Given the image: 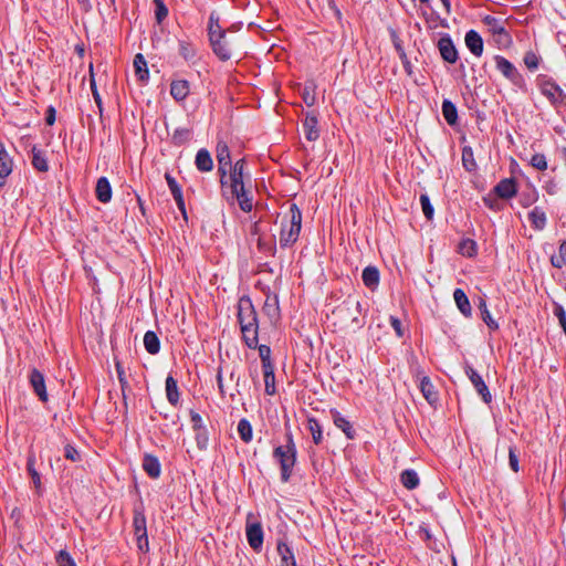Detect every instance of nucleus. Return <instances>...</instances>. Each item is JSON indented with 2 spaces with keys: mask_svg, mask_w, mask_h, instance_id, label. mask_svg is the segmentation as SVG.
Returning a JSON list of instances; mask_svg holds the SVG:
<instances>
[{
  "mask_svg": "<svg viewBox=\"0 0 566 566\" xmlns=\"http://www.w3.org/2000/svg\"><path fill=\"white\" fill-rule=\"evenodd\" d=\"M462 164L468 171H473L476 168V164L473 157V150L470 147H464L462 150Z\"/></svg>",
  "mask_w": 566,
  "mask_h": 566,
  "instance_id": "40",
  "label": "nucleus"
},
{
  "mask_svg": "<svg viewBox=\"0 0 566 566\" xmlns=\"http://www.w3.org/2000/svg\"><path fill=\"white\" fill-rule=\"evenodd\" d=\"M400 481L408 490H413L419 484L418 474L413 470H405L400 475Z\"/></svg>",
  "mask_w": 566,
  "mask_h": 566,
  "instance_id": "33",
  "label": "nucleus"
},
{
  "mask_svg": "<svg viewBox=\"0 0 566 566\" xmlns=\"http://www.w3.org/2000/svg\"><path fill=\"white\" fill-rule=\"evenodd\" d=\"M244 166L245 160L240 159L228 169L230 175L226 179L227 185L224 187H229L231 199L238 201L240 209L244 212H250L253 208V201L250 191L245 188Z\"/></svg>",
  "mask_w": 566,
  "mask_h": 566,
  "instance_id": "2",
  "label": "nucleus"
},
{
  "mask_svg": "<svg viewBox=\"0 0 566 566\" xmlns=\"http://www.w3.org/2000/svg\"><path fill=\"white\" fill-rule=\"evenodd\" d=\"M172 196H174V199L176 200V202L178 205V208L185 214L186 213V209H185V202H184V198H182V192L179 191V192L174 193Z\"/></svg>",
  "mask_w": 566,
  "mask_h": 566,
  "instance_id": "59",
  "label": "nucleus"
},
{
  "mask_svg": "<svg viewBox=\"0 0 566 566\" xmlns=\"http://www.w3.org/2000/svg\"><path fill=\"white\" fill-rule=\"evenodd\" d=\"M213 52L223 61L231 57L232 41L228 39L227 33H212Z\"/></svg>",
  "mask_w": 566,
  "mask_h": 566,
  "instance_id": "7",
  "label": "nucleus"
},
{
  "mask_svg": "<svg viewBox=\"0 0 566 566\" xmlns=\"http://www.w3.org/2000/svg\"><path fill=\"white\" fill-rule=\"evenodd\" d=\"M90 72H91L90 84H91L92 94H93L95 103L101 108L102 107V98H101L99 93L96 87V83H95L94 75H93V65L92 64L90 66Z\"/></svg>",
  "mask_w": 566,
  "mask_h": 566,
  "instance_id": "49",
  "label": "nucleus"
},
{
  "mask_svg": "<svg viewBox=\"0 0 566 566\" xmlns=\"http://www.w3.org/2000/svg\"><path fill=\"white\" fill-rule=\"evenodd\" d=\"M191 421H192V424H193V428H195V429H199V428H201V426H202V419H201L200 415H198V413H192V415H191Z\"/></svg>",
  "mask_w": 566,
  "mask_h": 566,
  "instance_id": "61",
  "label": "nucleus"
},
{
  "mask_svg": "<svg viewBox=\"0 0 566 566\" xmlns=\"http://www.w3.org/2000/svg\"><path fill=\"white\" fill-rule=\"evenodd\" d=\"M303 130L307 140L315 142L319 137L317 118L314 114H307L303 122Z\"/></svg>",
  "mask_w": 566,
  "mask_h": 566,
  "instance_id": "16",
  "label": "nucleus"
},
{
  "mask_svg": "<svg viewBox=\"0 0 566 566\" xmlns=\"http://www.w3.org/2000/svg\"><path fill=\"white\" fill-rule=\"evenodd\" d=\"M264 314L271 319L272 323L276 322L280 317V308H279V301L275 295L268 296L264 306H263Z\"/></svg>",
  "mask_w": 566,
  "mask_h": 566,
  "instance_id": "24",
  "label": "nucleus"
},
{
  "mask_svg": "<svg viewBox=\"0 0 566 566\" xmlns=\"http://www.w3.org/2000/svg\"><path fill=\"white\" fill-rule=\"evenodd\" d=\"M458 251L463 256L472 258L476 254V243L471 239H464L459 243Z\"/></svg>",
  "mask_w": 566,
  "mask_h": 566,
  "instance_id": "36",
  "label": "nucleus"
},
{
  "mask_svg": "<svg viewBox=\"0 0 566 566\" xmlns=\"http://www.w3.org/2000/svg\"><path fill=\"white\" fill-rule=\"evenodd\" d=\"M554 314L558 318L559 325L566 335V312L564 307L560 304H555Z\"/></svg>",
  "mask_w": 566,
  "mask_h": 566,
  "instance_id": "47",
  "label": "nucleus"
},
{
  "mask_svg": "<svg viewBox=\"0 0 566 566\" xmlns=\"http://www.w3.org/2000/svg\"><path fill=\"white\" fill-rule=\"evenodd\" d=\"M360 314V303L354 300H346L333 311L332 319H334V325L340 329L356 331L364 324Z\"/></svg>",
  "mask_w": 566,
  "mask_h": 566,
  "instance_id": "3",
  "label": "nucleus"
},
{
  "mask_svg": "<svg viewBox=\"0 0 566 566\" xmlns=\"http://www.w3.org/2000/svg\"><path fill=\"white\" fill-rule=\"evenodd\" d=\"M438 48L442 59L449 63H454L458 59L457 50L449 36L441 38Z\"/></svg>",
  "mask_w": 566,
  "mask_h": 566,
  "instance_id": "13",
  "label": "nucleus"
},
{
  "mask_svg": "<svg viewBox=\"0 0 566 566\" xmlns=\"http://www.w3.org/2000/svg\"><path fill=\"white\" fill-rule=\"evenodd\" d=\"M196 167L198 170L208 172L213 168V160L210 153L206 148L198 150L196 155Z\"/></svg>",
  "mask_w": 566,
  "mask_h": 566,
  "instance_id": "19",
  "label": "nucleus"
},
{
  "mask_svg": "<svg viewBox=\"0 0 566 566\" xmlns=\"http://www.w3.org/2000/svg\"><path fill=\"white\" fill-rule=\"evenodd\" d=\"M420 391L423 396V398L430 403L434 405L438 400V392L434 389L433 384L431 382L430 378L428 376H423L420 379Z\"/></svg>",
  "mask_w": 566,
  "mask_h": 566,
  "instance_id": "18",
  "label": "nucleus"
},
{
  "mask_svg": "<svg viewBox=\"0 0 566 566\" xmlns=\"http://www.w3.org/2000/svg\"><path fill=\"white\" fill-rule=\"evenodd\" d=\"M56 562L59 566H76L70 554L65 551H60Z\"/></svg>",
  "mask_w": 566,
  "mask_h": 566,
  "instance_id": "48",
  "label": "nucleus"
},
{
  "mask_svg": "<svg viewBox=\"0 0 566 566\" xmlns=\"http://www.w3.org/2000/svg\"><path fill=\"white\" fill-rule=\"evenodd\" d=\"M143 469L153 479L159 478L161 472V467L158 459L150 454H146L144 457Z\"/></svg>",
  "mask_w": 566,
  "mask_h": 566,
  "instance_id": "21",
  "label": "nucleus"
},
{
  "mask_svg": "<svg viewBox=\"0 0 566 566\" xmlns=\"http://www.w3.org/2000/svg\"><path fill=\"white\" fill-rule=\"evenodd\" d=\"M144 346L146 350L151 355H155L160 350V342L155 332H146L144 335Z\"/></svg>",
  "mask_w": 566,
  "mask_h": 566,
  "instance_id": "27",
  "label": "nucleus"
},
{
  "mask_svg": "<svg viewBox=\"0 0 566 566\" xmlns=\"http://www.w3.org/2000/svg\"><path fill=\"white\" fill-rule=\"evenodd\" d=\"M12 171V160L4 148H0V187L4 185V179Z\"/></svg>",
  "mask_w": 566,
  "mask_h": 566,
  "instance_id": "25",
  "label": "nucleus"
},
{
  "mask_svg": "<svg viewBox=\"0 0 566 566\" xmlns=\"http://www.w3.org/2000/svg\"><path fill=\"white\" fill-rule=\"evenodd\" d=\"M420 203H421V208H422L423 214L426 216V218L428 220H431L433 218L434 210H433V207L430 203L429 197L427 195H421L420 196Z\"/></svg>",
  "mask_w": 566,
  "mask_h": 566,
  "instance_id": "45",
  "label": "nucleus"
},
{
  "mask_svg": "<svg viewBox=\"0 0 566 566\" xmlns=\"http://www.w3.org/2000/svg\"><path fill=\"white\" fill-rule=\"evenodd\" d=\"M524 63L530 70H535L538 66L537 57L533 53H528L525 55Z\"/></svg>",
  "mask_w": 566,
  "mask_h": 566,
  "instance_id": "53",
  "label": "nucleus"
},
{
  "mask_svg": "<svg viewBox=\"0 0 566 566\" xmlns=\"http://www.w3.org/2000/svg\"><path fill=\"white\" fill-rule=\"evenodd\" d=\"M290 219L287 222L282 223L280 244L281 247H289L296 242L301 232L302 213L296 205L290 207Z\"/></svg>",
  "mask_w": 566,
  "mask_h": 566,
  "instance_id": "5",
  "label": "nucleus"
},
{
  "mask_svg": "<svg viewBox=\"0 0 566 566\" xmlns=\"http://www.w3.org/2000/svg\"><path fill=\"white\" fill-rule=\"evenodd\" d=\"M560 258L563 262L566 264V242H563L559 248Z\"/></svg>",
  "mask_w": 566,
  "mask_h": 566,
  "instance_id": "63",
  "label": "nucleus"
},
{
  "mask_svg": "<svg viewBox=\"0 0 566 566\" xmlns=\"http://www.w3.org/2000/svg\"><path fill=\"white\" fill-rule=\"evenodd\" d=\"M238 433L245 443L252 440V426L247 419H241L238 423Z\"/></svg>",
  "mask_w": 566,
  "mask_h": 566,
  "instance_id": "39",
  "label": "nucleus"
},
{
  "mask_svg": "<svg viewBox=\"0 0 566 566\" xmlns=\"http://www.w3.org/2000/svg\"><path fill=\"white\" fill-rule=\"evenodd\" d=\"M334 423L338 429H340L346 434L348 439L354 438L355 432L353 430L352 424L338 412L334 413Z\"/></svg>",
  "mask_w": 566,
  "mask_h": 566,
  "instance_id": "35",
  "label": "nucleus"
},
{
  "mask_svg": "<svg viewBox=\"0 0 566 566\" xmlns=\"http://www.w3.org/2000/svg\"><path fill=\"white\" fill-rule=\"evenodd\" d=\"M217 381H218V387H219L220 394L222 396H224L226 395V390H224V386H223L221 369H219V371H218Z\"/></svg>",
  "mask_w": 566,
  "mask_h": 566,
  "instance_id": "62",
  "label": "nucleus"
},
{
  "mask_svg": "<svg viewBox=\"0 0 566 566\" xmlns=\"http://www.w3.org/2000/svg\"><path fill=\"white\" fill-rule=\"evenodd\" d=\"M50 112H51V113H50V114L48 115V117H46V123H48L49 125H52V124L54 123L55 116H54V112H53V109H52V108L50 109Z\"/></svg>",
  "mask_w": 566,
  "mask_h": 566,
  "instance_id": "64",
  "label": "nucleus"
},
{
  "mask_svg": "<svg viewBox=\"0 0 566 566\" xmlns=\"http://www.w3.org/2000/svg\"><path fill=\"white\" fill-rule=\"evenodd\" d=\"M189 83L186 80L172 81L170 94L176 101H184L189 95Z\"/></svg>",
  "mask_w": 566,
  "mask_h": 566,
  "instance_id": "20",
  "label": "nucleus"
},
{
  "mask_svg": "<svg viewBox=\"0 0 566 566\" xmlns=\"http://www.w3.org/2000/svg\"><path fill=\"white\" fill-rule=\"evenodd\" d=\"M180 54L186 59L190 60L195 56L193 49L186 44H180Z\"/></svg>",
  "mask_w": 566,
  "mask_h": 566,
  "instance_id": "56",
  "label": "nucleus"
},
{
  "mask_svg": "<svg viewBox=\"0 0 566 566\" xmlns=\"http://www.w3.org/2000/svg\"><path fill=\"white\" fill-rule=\"evenodd\" d=\"M273 455L281 465L282 481L287 482L296 461V449L291 433L287 434V443L275 448Z\"/></svg>",
  "mask_w": 566,
  "mask_h": 566,
  "instance_id": "4",
  "label": "nucleus"
},
{
  "mask_svg": "<svg viewBox=\"0 0 566 566\" xmlns=\"http://www.w3.org/2000/svg\"><path fill=\"white\" fill-rule=\"evenodd\" d=\"M453 298H454V302L459 308V311L465 316V317H469L471 316L472 314V308H471V304H470V301L467 296V294L464 293L463 290L461 289H457L454 292H453Z\"/></svg>",
  "mask_w": 566,
  "mask_h": 566,
  "instance_id": "22",
  "label": "nucleus"
},
{
  "mask_svg": "<svg viewBox=\"0 0 566 566\" xmlns=\"http://www.w3.org/2000/svg\"><path fill=\"white\" fill-rule=\"evenodd\" d=\"M238 319L245 345L249 348H258L262 361V368L273 366L271 349L266 345H259V322L256 312L249 297L240 298L238 303Z\"/></svg>",
  "mask_w": 566,
  "mask_h": 566,
  "instance_id": "1",
  "label": "nucleus"
},
{
  "mask_svg": "<svg viewBox=\"0 0 566 566\" xmlns=\"http://www.w3.org/2000/svg\"><path fill=\"white\" fill-rule=\"evenodd\" d=\"M495 192L501 198H512L516 193V185L513 179H503L496 185Z\"/></svg>",
  "mask_w": 566,
  "mask_h": 566,
  "instance_id": "23",
  "label": "nucleus"
},
{
  "mask_svg": "<svg viewBox=\"0 0 566 566\" xmlns=\"http://www.w3.org/2000/svg\"><path fill=\"white\" fill-rule=\"evenodd\" d=\"M135 536L145 535L147 533L146 518L142 514H136L134 518Z\"/></svg>",
  "mask_w": 566,
  "mask_h": 566,
  "instance_id": "44",
  "label": "nucleus"
},
{
  "mask_svg": "<svg viewBox=\"0 0 566 566\" xmlns=\"http://www.w3.org/2000/svg\"><path fill=\"white\" fill-rule=\"evenodd\" d=\"M212 33H227L224 30H222L220 28L219 24H213V18L211 17L210 18V25H209V36H210V42H212Z\"/></svg>",
  "mask_w": 566,
  "mask_h": 566,
  "instance_id": "58",
  "label": "nucleus"
},
{
  "mask_svg": "<svg viewBox=\"0 0 566 566\" xmlns=\"http://www.w3.org/2000/svg\"><path fill=\"white\" fill-rule=\"evenodd\" d=\"M264 376L265 392L270 396L275 394V376L274 366H266L262 368Z\"/></svg>",
  "mask_w": 566,
  "mask_h": 566,
  "instance_id": "30",
  "label": "nucleus"
},
{
  "mask_svg": "<svg viewBox=\"0 0 566 566\" xmlns=\"http://www.w3.org/2000/svg\"><path fill=\"white\" fill-rule=\"evenodd\" d=\"M483 23L489 28V31L496 36V42L506 44L510 42V35L506 32L503 23L495 17L486 15L483 18Z\"/></svg>",
  "mask_w": 566,
  "mask_h": 566,
  "instance_id": "9",
  "label": "nucleus"
},
{
  "mask_svg": "<svg viewBox=\"0 0 566 566\" xmlns=\"http://www.w3.org/2000/svg\"><path fill=\"white\" fill-rule=\"evenodd\" d=\"M96 198L103 202H109L112 199V187L106 177H101L97 179L96 188H95Z\"/></svg>",
  "mask_w": 566,
  "mask_h": 566,
  "instance_id": "17",
  "label": "nucleus"
},
{
  "mask_svg": "<svg viewBox=\"0 0 566 566\" xmlns=\"http://www.w3.org/2000/svg\"><path fill=\"white\" fill-rule=\"evenodd\" d=\"M509 460H510V467L514 472L518 471V458L515 452V448H510L509 450Z\"/></svg>",
  "mask_w": 566,
  "mask_h": 566,
  "instance_id": "52",
  "label": "nucleus"
},
{
  "mask_svg": "<svg viewBox=\"0 0 566 566\" xmlns=\"http://www.w3.org/2000/svg\"><path fill=\"white\" fill-rule=\"evenodd\" d=\"M30 382L34 389V392L39 396L40 400L46 401L48 394L45 389L44 377L38 369H33L31 371Z\"/></svg>",
  "mask_w": 566,
  "mask_h": 566,
  "instance_id": "14",
  "label": "nucleus"
},
{
  "mask_svg": "<svg viewBox=\"0 0 566 566\" xmlns=\"http://www.w3.org/2000/svg\"><path fill=\"white\" fill-rule=\"evenodd\" d=\"M302 97L307 106H312L315 104V85L312 82L305 84L302 92Z\"/></svg>",
  "mask_w": 566,
  "mask_h": 566,
  "instance_id": "43",
  "label": "nucleus"
},
{
  "mask_svg": "<svg viewBox=\"0 0 566 566\" xmlns=\"http://www.w3.org/2000/svg\"><path fill=\"white\" fill-rule=\"evenodd\" d=\"M479 310L481 311V314H482V319L485 322V324L492 328V329H496L497 328V323L492 318L488 307H486V303L484 300H480L479 302Z\"/></svg>",
  "mask_w": 566,
  "mask_h": 566,
  "instance_id": "41",
  "label": "nucleus"
},
{
  "mask_svg": "<svg viewBox=\"0 0 566 566\" xmlns=\"http://www.w3.org/2000/svg\"><path fill=\"white\" fill-rule=\"evenodd\" d=\"M217 160H218V172L220 174V182L221 186L224 187L227 185L226 177L228 169L233 165L231 163L230 150L226 143L219 142L217 144Z\"/></svg>",
  "mask_w": 566,
  "mask_h": 566,
  "instance_id": "6",
  "label": "nucleus"
},
{
  "mask_svg": "<svg viewBox=\"0 0 566 566\" xmlns=\"http://www.w3.org/2000/svg\"><path fill=\"white\" fill-rule=\"evenodd\" d=\"M34 464H35V458H34V455H30L28 458V471L31 475V479H32V482H33L35 489L40 490L41 489V478H40L39 472L35 470Z\"/></svg>",
  "mask_w": 566,
  "mask_h": 566,
  "instance_id": "42",
  "label": "nucleus"
},
{
  "mask_svg": "<svg viewBox=\"0 0 566 566\" xmlns=\"http://www.w3.org/2000/svg\"><path fill=\"white\" fill-rule=\"evenodd\" d=\"M277 553L281 557V566H296L293 552L285 543H277Z\"/></svg>",
  "mask_w": 566,
  "mask_h": 566,
  "instance_id": "26",
  "label": "nucleus"
},
{
  "mask_svg": "<svg viewBox=\"0 0 566 566\" xmlns=\"http://www.w3.org/2000/svg\"><path fill=\"white\" fill-rule=\"evenodd\" d=\"M442 114H443V117H444L446 122L449 125L457 124V122H458V111H457L455 105L451 101H449V99H444L443 101V103H442Z\"/></svg>",
  "mask_w": 566,
  "mask_h": 566,
  "instance_id": "29",
  "label": "nucleus"
},
{
  "mask_svg": "<svg viewBox=\"0 0 566 566\" xmlns=\"http://www.w3.org/2000/svg\"><path fill=\"white\" fill-rule=\"evenodd\" d=\"M364 284L369 287L374 289L379 283V272L374 266H367L361 274Z\"/></svg>",
  "mask_w": 566,
  "mask_h": 566,
  "instance_id": "28",
  "label": "nucleus"
},
{
  "mask_svg": "<svg viewBox=\"0 0 566 566\" xmlns=\"http://www.w3.org/2000/svg\"><path fill=\"white\" fill-rule=\"evenodd\" d=\"M156 4V18L158 22H161L168 14V10L163 0H154Z\"/></svg>",
  "mask_w": 566,
  "mask_h": 566,
  "instance_id": "50",
  "label": "nucleus"
},
{
  "mask_svg": "<svg viewBox=\"0 0 566 566\" xmlns=\"http://www.w3.org/2000/svg\"><path fill=\"white\" fill-rule=\"evenodd\" d=\"M497 70L511 82L518 83L522 80L521 74L516 70V67L505 57L496 56L495 57Z\"/></svg>",
  "mask_w": 566,
  "mask_h": 566,
  "instance_id": "11",
  "label": "nucleus"
},
{
  "mask_svg": "<svg viewBox=\"0 0 566 566\" xmlns=\"http://www.w3.org/2000/svg\"><path fill=\"white\" fill-rule=\"evenodd\" d=\"M32 165L35 169L42 172L48 171L49 169L44 154L41 150H38L36 148L32 149Z\"/></svg>",
  "mask_w": 566,
  "mask_h": 566,
  "instance_id": "37",
  "label": "nucleus"
},
{
  "mask_svg": "<svg viewBox=\"0 0 566 566\" xmlns=\"http://www.w3.org/2000/svg\"><path fill=\"white\" fill-rule=\"evenodd\" d=\"M136 542L139 551L147 552L148 551V537L147 533L145 535L136 536Z\"/></svg>",
  "mask_w": 566,
  "mask_h": 566,
  "instance_id": "54",
  "label": "nucleus"
},
{
  "mask_svg": "<svg viewBox=\"0 0 566 566\" xmlns=\"http://www.w3.org/2000/svg\"><path fill=\"white\" fill-rule=\"evenodd\" d=\"M531 165L535 169L545 170L547 169V160L543 154H535L531 158Z\"/></svg>",
  "mask_w": 566,
  "mask_h": 566,
  "instance_id": "46",
  "label": "nucleus"
},
{
  "mask_svg": "<svg viewBox=\"0 0 566 566\" xmlns=\"http://www.w3.org/2000/svg\"><path fill=\"white\" fill-rule=\"evenodd\" d=\"M530 220H531V223L532 226L537 229V230H542L545 228V224H546V214L545 212L539 209V208H534L530 214Z\"/></svg>",
  "mask_w": 566,
  "mask_h": 566,
  "instance_id": "34",
  "label": "nucleus"
},
{
  "mask_svg": "<svg viewBox=\"0 0 566 566\" xmlns=\"http://www.w3.org/2000/svg\"><path fill=\"white\" fill-rule=\"evenodd\" d=\"M465 375L471 380L472 385L476 389L478 394L481 396L482 400L485 403H490L492 401V395L489 391V388L485 385V382L482 379V377L478 374V371L473 367L467 366L465 367Z\"/></svg>",
  "mask_w": 566,
  "mask_h": 566,
  "instance_id": "8",
  "label": "nucleus"
},
{
  "mask_svg": "<svg viewBox=\"0 0 566 566\" xmlns=\"http://www.w3.org/2000/svg\"><path fill=\"white\" fill-rule=\"evenodd\" d=\"M64 455L66 459L74 461V462L78 461L81 458L77 450L70 444L65 446Z\"/></svg>",
  "mask_w": 566,
  "mask_h": 566,
  "instance_id": "51",
  "label": "nucleus"
},
{
  "mask_svg": "<svg viewBox=\"0 0 566 566\" xmlns=\"http://www.w3.org/2000/svg\"><path fill=\"white\" fill-rule=\"evenodd\" d=\"M166 180L172 195L181 191L180 187L170 175H166Z\"/></svg>",
  "mask_w": 566,
  "mask_h": 566,
  "instance_id": "57",
  "label": "nucleus"
},
{
  "mask_svg": "<svg viewBox=\"0 0 566 566\" xmlns=\"http://www.w3.org/2000/svg\"><path fill=\"white\" fill-rule=\"evenodd\" d=\"M166 394L170 403L176 405L179 400L177 381L174 377L168 376L166 379Z\"/></svg>",
  "mask_w": 566,
  "mask_h": 566,
  "instance_id": "32",
  "label": "nucleus"
},
{
  "mask_svg": "<svg viewBox=\"0 0 566 566\" xmlns=\"http://www.w3.org/2000/svg\"><path fill=\"white\" fill-rule=\"evenodd\" d=\"M189 136V133L188 130H177L175 134H174V139L177 140L178 143H181L184 140H186Z\"/></svg>",
  "mask_w": 566,
  "mask_h": 566,
  "instance_id": "60",
  "label": "nucleus"
},
{
  "mask_svg": "<svg viewBox=\"0 0 566 566\" xmlns=\"http://www.w3.org/2000/svg\"><path fill=\"white\" fill-rule=\"evenodd\" d=\"M390 325L392 326V328L395 329L396 334L398 337H402L403 333H402V327H401V322L399 318L395 317V316H390Z\"/></svg>",
  "mask_w": 566,
  "mask_h": 566,
  "instance_id": "55",
  "label": "nucleus"
},
{
  "mask_svg": "<svg viewBox=\"0 0 566 566\" xmlns=\"http://www.w3.org/2000/svg\"><path fill=\"white\" fill-rule=\"evenodd\" d=\"M134 69L135 74L140 81H146L148 78V69H147V62L143 54H137L134 57Z\"/></svg>",
  "mask_w": 566,
  "mask_h": 566,
  "instance_id": "31",
  "label": "nucleus"
},
{
  "mask_svg": "<svg viewBox=\"0 0 566 566\" xmlns=\"http://www.w3.org/2000/svg\"><path fill=\"white\" fill-rule=\"evenodd\" d=\"M465 44L468 46V49L471 51L472 54H474L475 56H481L482 53H483V40L481 38V35L474 31V30H470L467 34H465Z\"/></svg>",
  "mask_w": 566,
  "mask_h": 566,
  "instance_id": "15",
  "label": "nucleus"
},
{
  "mask_svg": "<svg viewBox=\"0 0 566 566\" xmlns=\"http://www.w3.org/2000/svg\"><path fill=\"white\" fill-rule=\"evenodd\" d=\"M541 92L553 105L557 106L563 103L564 93L557 84L551 81H543L541 84Z\"/></svg>",
  "mask_w": 566,
  "mask_h": 566,
  "instance_id": "10",
  "label": "nucleus"
},
{
  "mask_svg": "<svg viewBox=\"0 0 566 566\" xmlns=\"http://www.w3.org/2000/svg\"><path fill=\"white\" fill-rule=\"evenodd\" d=\"M307 429L312 433V438L315 444H319L323 440L322 427L315 418L307 420Z\"/></svg>",
  "mask_w": 566,
  "mask_h": 566,
  "instance_id": "38",
  "label": "nucleus"
},
{
  "mask_svg": "<svg viewBox=\"0 0 566 566\" xmlns=\"http://www.w3.org/2000/svg\"><path fill=\"white\" fill-rule=\"evenodd\" d=\"M247 538L249 545L259 551L263 544V530L260 523H252L247 525Z\"/></svg>",
  "mask_w": 566,
  "mask_h": 566,
  "instance_id": "12",
  "label": "nucleus"
}]
</instances>
